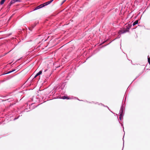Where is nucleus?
Returning a JSON list of instances; mask_svg holds the SVG:
<instances>
[{"label": "nucleus", "mask_w": 150, "mask_h": 150, "mask_svg": "<svg viewBox=\"0 0 150 150\" xmlns=\"http://www.w3.org/2000/svg\"><path fill=\"white\" fill-rule=\"evenodd\" d=\"M132 25L128 24L126 26V28H124L123 29L119 31L118 33L120 34H122L128 32L129 31V29L131 28Z\"/></svg>", "instance_id": "obj_1"}, {"label": "nucleus", "mask_w": 150, "mask_h": 150, "mask_svg": "<svg viewBox=\"0 0 150 150\" xmlns=\"http://www.w3.org/2000/svg\"><path fill=\"white\" fill-rule=\"evenodd\" d=\"M22 0H11L10 3L8 5V7L9 8L11 5L14 4L16 2H20Z\"/></svg>", "instance_id": "obj_2"}, {"label": "nucleus", "mask_w": 150, "mask_h": 150, "mask_svg": "<svg viewBox=\"0 0 150 150\" xmlns=\"http://www.w3.org/2000/svg\"><path fill=\"white\" fill-rule=\"evenodd\" d=\"M124 107L122 105L121 106V108H120V112H119V114H121V115H122V114H123V110L124 109Z\"/></svg>", "instance_id": "obj_3"}, {"label": "nucleus", "mask_w": 150, "mask_h": 150, "mask_svg": "<svg viewBox=\"0 0 150 150\" xmlns=\"http://www.w3.org/2000/svg\"><path fill=\"white\" fill-rule=\"evenodd\" d=\"M42 73V71H40L38 73H37L35 75L33 79H34L37 77L38 76L40 75Z\"/></svg>", "instance_id": "obj_4"}, {"label": "nucleus", "mask_w": 150, "mask_h": 150, "mask_svg": "<svg viewBox=\"0 0 150 150\" xmlns=\"http://www.w3.org/2000/svg\"><path fill=\"white\" fill-rule=\"evenodd\" d=\"M138 23V21L136 20L135 22H134L133 23V26L135 25H136Z\"/></svg>", "instance_id": "obj_5"}, {"label": "nucleus", "mask_w": 150, "mask_h": 150, "mask_svg": "<svg viewBox=\"0 0 150 150\" xmlns=\"http://www.w3.org/2000/svg\"><path fill=\"white\" fill-rule=\"evenodd\" d=\"M40 8L39 6H37L35 8V9L33 10V11H35L36 10L39 9Z\"/></svg>", "instance_id": "obj_6"}, {"label": "nucleus", "mask_w": 150, "mask_h": 150, "mask_svg": "<svg viewBox=\"0 0 150 150\" xmlns=\"http://www.w3.org/2000/svg\"><path fill=\"white\" fill-rule=\"evenodd\" d=\"M5 0H1L0 2V4L2 5L3 4Z\"/></svg>", "instance_id": "obj_7"}, {"label": "nucleus", "mask_w": 150, "mask_h": 150, "mask_svg": "<svg viewBox=\"0 0 150 150\" xmlns=\"http://www.w3.org/2000/svg\"><path fill=\"white\" fill-rule=\"evenodd\" d=\"M62 98L63 99H69V98H68V97L66 96H64L62 97Z\"/></svg>", "instance_id": "obj_8"}, {"label": "nucleus", "mask_w": 150, "mask_h": 150, "mask_svg": "<svg viewBox=\"0 0 150 150\" xmlns=\"http://www.w3.org/2000/svg\"><path fill=\"white\" fill-rule=\"evenodd\" d=\"M120 117H119V119L120 120H122V115H121V114H119Z\"/></svg>", "instance_id": "obj_9"}, {"label": "nucleus", "mask_w": 150, "mask_h": 150, "mask_svg": "<svg viewBox=\"0 0 150 150\" xmlns=\"http://www.w3.org/2000/svg\"><path fill=\"white\" fill-rule=\"evenodd\" d=\"M46 3L47 5L51 3V1H48Z\"/></svg>", "instance_id": "obj_10"}, {"label": "nucleus", "mask_w": 150, "mask_h": 150, "mask_svg": "<svg viewBox=\"0 0 150 150\" xmlns=\"http://www.w3.org/2000/svg\"><path fill=\"white\" fill-rule=\"evenodd\" d=\"M39 6H40V8H42L43 7H44V6H43V4H42L40 5Z\"/></svg>", "instance_id": "obj_11"}, {"label": "nucleus", "mask_w": 150, "mask_h": 150, "mask_svg": "<svg viewBox=\"0 0 150 150\" xmlns=\"http://www.w3.org/2000/svg\"><path fill=\"white\" fill-rule=\"evenodd\" d=\"M148 62L150 64V58L148 57Z\"/></svg>", "instance_id": "obj_12"}, {"label": "nucleus", "mask_w": 150, "mask_h": 150, "mask_svg": "<svg viewBox=\"0 0 150 150\" xmlns=\"http://www.w3.org/2000/svg\"><path fill=\"white\" fill-rule=\"evenodd\" d=\"M43 4L44 7L45 6H47L46 2Z\"/></svg>", "instance_id": "obj_13"}, {"label": "nucleus", "mask_w": 150, "mask_h": 150, "mask_svg": "<svg viewBox=\"0 0 150 150\" xmlns=\"http://www.w3.org/2000/svg\"><path fill=\"white\" fill-rule=\"evenodd\" d=\"M35 25H32V27L33 28H34L35 27Z\"/></svg>", "instance_id": "obj_14"}, {"label": "nucleus", "mask_w": 150, "mask_h": 150, "mask_svg": "<svg viewBox=\"0 0 150 150\" xmlns=\"http://www.w3.org/2000/svg\"><path fill=\"white\" fill-rule=\"evenodd\" d=\"M12 72V71H9L8 73H7V74H9V73H11ZM7 74V73L6 74Z\"/></svg>", "instance_id": "obj_15"}, {"label": "nucleus", "mask_w": 150, "mask_h": 150, "mask_svg": "<svg viewBox=\"0 0 150 150\" xmlns=\"http://www.w3.org/2000/svg\"><path fill=\"white\" fill-rule=\"evenodd\" d=\"M66 0H64L63 1V2H62V4H63V3H64V2L66 1Z\"/></svg>", "instance_id": "obj_16"}, {"label": "nucleus", "mask_w": 150, "mask_h": 150, "mask_svg": "<svg viewBox=\"0 0 150 150\" xmlns=\"http://www.w3.org/2000/svg\"><path fill=\"white\" fill-rule=\"evenodd\" d=\"M15 70H16L15 69L13 70H11V71H12V72H13L14 71H15Z\"/></svg>", "instance_id": "obj_17"}, {"label": "nucleus", "mask_w": 150, "mask_h": 150, "mask_svg": "<svg viewBox=\"0 0 150 150\" xmlns=\"http://www.w3.org/2000/svg\"><path fill=\"white\" fill-rule=\"evenodd\" d=\"M18 118V117L16 118H15L14 119V120H16V119H17Z\"/></svg>", "instance_id": "obj_18"}, {"label": "nucleus", "mask_w": 150, "mask_h": 150, "mask_svg": "<svg viewBox=\"0 0 150 150\" xmlns=\"http://www.w3.org/2000/svg\"><path fill=\"white\" fill-rule=\"evenodd\" d=\"M54 0H51L50 1H51V3H52Z\"/></svg>", "instance_id": "obj_19"}, {"label": "nucleus", "mask_w": 150, "mask_h": 150, "mask_svg": "<svg viewBox=\"0 0 150 150\" xmlns=\"http://www.w3.org/2000/svg\"><path fill=\"white\" fill-rule=\"evenodd\" d=\"M120 38V37H118L116 38L115 39H116L117 38Z\"/></svg>", "instance_id": "obj_20"}, {"label": "nucleus", "mask_w": 150, "mask_h": 150, "mask_svg": "<svg viewBox=\"0 0 150 150\" xmlns=\"http://www.w3.org/2000/svg\"><path fill=\"white\" fill-rule=\"evenodd\" d=\"M106 107H107L108 108H109L108 107V106H106Z\"/></svg>", "instance_id": "obj_21"}]
</instances>
